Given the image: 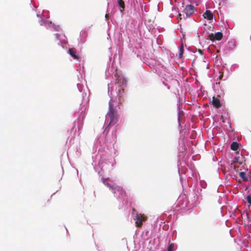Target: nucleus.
Here are the masks:
<instances>
[{"label":"nucleus","mask_w":251,"mask_h":251,"mask_svg":"<svg viewBox=\"0 0 251 251\" xmlns=\"http://www.w3.org/2000/svg\"><path fill=\"white\" fill-rule=\"evenodd\" d=\"M107 116L109 118L110 121L106 129L110 126H113L116 124L119 119V115L117 112L114 109V105L111 101L109 102V110L107 113Z\"/></svg>","instance_id":"f257e3e1"},{"label":"nucleus","mask_w":251,"mask_h":251,"mask_svg":"<svg viewBox=\"0 0 251 251\" xmlns=\"http://www.w3.org/2000/svg\"><path fill=\"white\" fill-rule=\"evenodd\" d=\"M195 11V7L192 5H187L183 11V13L185 14V16L183 14V17L186 19L192 15Z\"/></svg>","instance_id":"f03ea898"},{"label":"nucleus","mask_w":251,"mask_h":251,"mask_svg":"<svg viewBox=\"0 0 251 251\" xmlns=\"http://www.w3.org/2000/svg\"><path fill=\"white\" fill-rule=\"evenodd\" d=\"M135 219L136 220V226L140 227L142 226V222L146 221L147 217L141 214L136 213Z\"/></svg>","instance_id":"7ed1b4c3"},{"label":"nucleus","mask_w":251,"mask_h":251,"mask_svg":"<svg viewBox=\"0 0 251 251\" xmlns=\"http://www.w3.org/2000/svg\"><path fill=\"white\" fill-rule=\"evenodd\" d=\"M223 35L221 32H218L215 34L211 33L209 35L208 37L211 41L221 40L223 38Z\"/></svg>","instance_id":"20e7f679"},{"label":"nucleus","mask_w":251,"mask_h":251,"mask_svg":"<svg viewBox=\"0 0 251 251\" xmlns=\"http://www.w3.org/2000/svg\"><path fill=\"white\" fill-rule=\"evenodd\" d=\"M68 53L75 60L79 59V55L77 50L74 48H70L68 51Z\"/></svg>","instance_id":"39448f33"},{"label":"nucleus","mask_w":251,"mask_h":251,"mask_svg":"<svg viewBox=\"0 0 251 251\" xmlns=\"http://www.w3.org/2000/svg\"><path fill=\"white\" fill-rule=\"evenodd\" d=\"M113 193L114 194L116 193V192H120V194L123 196L126 195V192H124V191L123 190L122 187L121 186H118L115 184H114V189L112 190Z\"/></svg>","instance_id":"423d86ee"},{"label":"nucleus","mask_w":251,"mask_h":251,"mask_svg":"<svg viewBox=\"0 0 251 251\" xmlns=\"http://www.w3.org/2000/svg\"><path fill=\"white\" fill-rule=\"evenodd\" d=\"M203 16L205 19H207L208 20H212L213 19V14L209 10H206L203 13Z\"/></svg>","instance_id":"0eeeda50"},{"label":"nucleus","mask_w":251,"mask_h":251,"mask_svg":"<svg viewBox=\"0 0 251 251\" xmlns=\"http://www.w3.org/2000/svg\"><path fill=\"white\" fill-rule=\"evenodd\" d=\"M125 90L123 88H120L118 90L119 101L122 103L124 101Z\"/></svg>","instance_id":"6e6552de"},{"label":"nucleus","mask_w":251,"mask_h":251,"mask_svg":"<svg viewBox=\"0 0 251 251\" xmlns=\"http://www.w3.org/2000/svg\"><path fill=\"white\" fill-rule=\"evenodd\" d=\"M212 103L213 105V106L217 108H219L221 107V104L220 100L214 97H213Z\"/></svg>","instance_id":"1a4fd4ad"},{"label":"nucleus","mask_w":251,"mask_h":251,"mask_svg":"<svg viewBox=\"0 0 251 251\" xmlns=\"http://www.w3.org/2000/svg\"><path fill=\"white\" fill-rule=\"evenodd\" d=\"M239 147V144L236 142H233L230 145V148L233 151H237Z\"/></svg>","instance_id":"9d476101"},{"label":"nucleus","mask_w":251,"mask_h":251,"mask_svg":"<svg viewBox=\"0 0 251 251\" xmlns=\"http://www.w3.org/2000/svg\"><path fill=\"white\" fill-rule=\"evenodd\" d=\"M119 6L121 8V12H123L125 8V2L123 0H117Z\"/></svg>","instance_id":"9b49d317"},{"label":"nucleus","mask_w":251,"mask_h":251,"mask_svg":"<svg viewBox=\"0 0 251 251\" xmlns=\"http://www.w3.org/2000/svg\"><path fill=\"white\" fill-rule=\"evenodd\" d=\"M239 176L245 181L248 180V178L247 176L246 173L244 172H241L239 173Z\"/></svg>","instance_id":"f8f14e48"},{"label":"nucleus","mask_w":251,"mask_h":251,"mask_svg":"<svg viewBox=\"0 0 251 251\" xmlns=\"http://www.w3.org/2000/svg\"><path fill=\"white\" fill-rule=\"evenodd\" d=\"M103 183L106 186H107L108 187H109L110 189L112 190L114 189V184L113 185H111L110 184V183H109L108 182H107L106 180L103 179Z\"/></svg>","instance_id":"ddd939ff"},{"label":"nucleus","mask_w":251,"mask_h":251,"mask_svg":"<svg viewBox=\"0 0 251 251\" xmlns=\"http://www.w3.org/2000/svg\"><path fill=\"white\" fill-rule=\"evenodd\" d=\"M183 51H184L183 46V44H182L181 45V47L179 49V57L180 58L182 57V54L183 53Z\"/></svg>","instance_id":"4468645a"},{"label":"nucleus","mask_w":251,"mask_h":251,"mask_svg":"<svg viewBox=\"0 0 251 251\" xmlns=\"http://www.w3.org/2000/svg\"><path fill=\"white\" fill-rule=\"evenodd\" d=\"M174 249V244L172 243H169V246L168 247L167 251H173Z\"/></svg>","instance_id":"2eb2a0df"},{"label":"nucleus","mask_w":251,"mask_h":251,"mask_svg":"<svg viewBox=\"0 0 251 251\" xmlns=\"http://www.w3.org/2000/svg\"><path fill=\"white\" fill-rule=\"evenodd\" d=\"M239 159H240L239 156L235 157L233 159V161L235 163H238V162H239Z\"/></svg>","instance_id":"dca6fc26"},{"label":"nucleus","mask_w":251,"mask_h":251,"mask_svg":"<svg viewBox=\"0 0 251 251\" xmlns=\"http://www.w3.org/2000/svg\"><path fill=\"white\" fill-rule=\"evenodd\" d=\"M247 201L249 204L251 205V196H248L247 197Z\"/></svg>","instance_id":"f3484780"},{"label":"nucleus","mask_w":251,"mask_h":251,"mask_svg":"<svg viewBox=\"0 0 251 251\" xmlns=\"http://www.w3.org/2000/svg\"><path fill=\"white\" fill-rule=\"evenodd\" d=\"M243 158H242L241 159L240 158L239 162H238V163H239L240 164H242L243 163Z\"/></svg>","instance_id":"a211bd4d"},{"label":"nucleus","mask_w":251,"mask_h":251,"mask_svg":"<svg viewBox=\"0 0 251 251\" xmlns=\"http://www.w3.org/2000/svg\"><path fill=\"white\" fill-rule=\"evenodd\" d=\"M181 16L182 14L179 13L178 16V19H179V20H181L182 18Z\"/></svg>","instance_id":"6ab92c4d"},{"label":"nucleus","mask_w":251,"mask_h":251,"mask_svg":"<svg viewBox=\"0 0 251 251\" xmlns=\"http://www.w3.org/2000/svg\"><path fill=\"white\" fill-rule=\"evenodd\" d=\"M135 211V209L134 208H132V213H133Z\"/></svg>","instance_id":"aec40b11"},{"label":"nucleus","mask_w":251,"mask_h":251,"mask_svg":"<svg viewBox=\"0 0 251 251\" xmlns=\"http://www.w3.org/2000/svg\"><path fill=\"white\" fill-rule=\"evenodd\" d=\"M222 77H223V75H221L219 77L220 79H222Z\"/></svg>","instance_id":"412c9836"},{"label":"nucleus","mask_w":251,"mask_h":251,"mask_svg":"<svg viewBox=\"0 0 251 251\" xmlns=\"http://www.w3.org/2000/svg\"><path fill=\"white\" fill-rule=\"evenodd\" d=\"M199 52L201 53V50H199Z\"/></svg>","instance_id":"4be33fe9"}]
</instances>
